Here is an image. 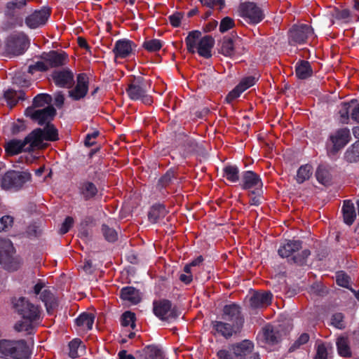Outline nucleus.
<instances>
[{
	"mask_svg": "<svg viewBox=\"0 0 359 359\" xmlns=\"http://www.w3.org/2000/svg\"><path fill=\"white\" fill-rule=\"evenodd\" d=\"M81 340L74 339L69 343V355L72 358H76L79 356L78 350L81 345Z\"/></svg>",
	"mask_w": 359,
	"mask_h": 359,
	"instance_id": "8fccbe9b",
	"label": "nucleus"
},
{
	"mask_svg": "<svg viewBox=\"0 0 359 359\" xmlns=\"http://www.w3.org/2000/svg\"><path fill=\"white\" fill-rule=\"evenodd\" d=\"M175 177V172L173 171H168L165 175H164L159 180V182L161 184L162 187H166L170 182H172V180Z\"/></svg>",
	"mask_w": 359,
	"mask_h": 359,
	"instance_id": "bf43d9fd",
	"label": "nucleus"
},
{
	"mask_svg": "<svg viewBox=\"0 0 359 359\" xmlns=\"http://www.w3.org/2000/svg\"><path fill=\"white\" fill-rule=\"evenodd\" d=\"M13 222L12 217L5 215L0 219V232L6 230L8 227L11 226Z\"/></svg>",
	"mask_w": 359,
	"mask_h": 359,
	"instance_id": "4d7b16f0",
	"label": "nucleus"
},
{
	"mask_svg": "<svg viewBox=\"0 0 359 359\" xmlns=\"http://www.w3.org/2000/svg\"><path fill=\"white\" fill-rule=\"evenodd\" d=\"M257 79L253 76L243 78L241 82L227 95L226 100L228 102H232L238 97L241 94L250 87L255 85Z\"/></svg>",
	"mask_w": 359,
	"mask_h": 359,
	"instance_id": "412c9836",
	"label": "nucleus"
},
{
	"mask_svg": "<svg viewBox=\"0 0 359 359\" xmlns=\"http://www.w3.org/2000/svg\"><path fill=\"white\" fill-rule=\"evenodd\" d=\"M27 0H17L7 2L6 5V14L8 15H13L15 10L22 9L27 5Z\"/></svg>",
	"mask_w": 359,
	"mask_h": 359,
	"instance_id": "c03bdc74",
	"label": "nucleus"
},
{
	"mask_svg": "<svg viewBox=\"0 0 359 359\" xmlns=\"http://www.w3.org/2000/svg\"><path fill=\"white\" fill-rule=\"evenodd\" d=\"M214 44L215 40L212 36H205L199 40L196 52L200 56L209 58L212 56L211 50Z\"/></svg>",
	"mask_w": 359,
	"mask_h": 359,
	"instance_id": "b1692460",
	"label": "nucleus"
},
{
	"mask_svg": "<svg viewBox=\"0 0 359 359\" xmlns=\"http://www.w3.org/2000/svg\"><path fill=\"white\" fill-rule=\"evenodd\" d=\"M73 224V219L71 217H67L64 222L62 224V226L60 229V232L62 234H65L69 230L70 227Z\"/></svg>",
	"mask_w": 359,
	"mask_h": 359,
	"instance_id": "680f3d73",
	"label": "nucleus"
},
{
	"mask_svg": "<svg viewBox=\"0 0 359 359\" xmlns=\"http://www.w3.org/2000/svg\"><path fill=\"white\" fill-rule=\"evenodd\" d=\"M49 17V10L43 8L28 15L25 19V24L29 28L35 29L45 25Z\"/></svg>",
	"mask_w": 359,
	"mask_h": 359,
	"instance_id": "6ab92c4d",
	"label": "nucleus"
},
{
	"mask_svg": "<svg viewBox=\"0 0 359 359\" xmlns=\"http://www.w3.org/2000/svg\"><path fill=\"white\" fill-rule=\"evenodd\" d=\"M221 321L225 322L226 323L229 324L231 327H233L235 329L238 330H241L243 325V324L239 323L238 321H236V320H233L231 319V320L230 319H222Z\"/></svg>",
	"mask_w": 359,
	"mask_h": 359,
	"instance_id": "338daca9",
	"label": "nucleus"
},
{
	"mask_svg": "<svg viewBox=\"0 0 359 359\" xmlns=\"http://www.w3.org/2000/svg\"><path fill=\"white\" fill-rule=\"evenodd\" d=\"M302 241L298 240H289L282 243L278 250V255L283 258L291 257L294 263L303 265L311 255L308 249H302Z\"/></svg>",
	"mask_w": 359,
	"mask_h": 359,
	"instance_id": "20e7f679",
	"label": "nucleus"
},
{
	"mask_svg": "<svg viewBox=\"0 0 359 359\" xmlns=\"http://www.w3.org/2000/svg\"><path fill=\"white\" fill-rule=\"evenodd\" d=\"M332 325L338 329H343L345 327L344 322V316L341 313H337L332 316Z\"/></svg>",
	"mask_w": 359,
	"mask_h": 359,
	"instance_id": "5fc2aeb1",
	"label": "nucleus"
},
{
	"mask_svg": "<svg viewBox=\"0 0 359 359\" xmlns=\"http://www.w3.org/2000/svg\"><path fill=\"white\" fill-rule=\"evenodd\" d=\"M201 4L207 7L212 8L215 6H219L222 8L224 4V0H200Z\"/></svg>",
	"mask_w": 359,
	"mask_h": 359,
	"instance_id": "e2e57ef3",
	"label": "nucleus"
},
{
	"mask_svg": "<svg viewBox=\"0 0 359 359\" xmlns=\"http://www.w3.org/2000/svg\"><path fill=\"white\" fill-rule=\"evenodd\" d=\"M121 325L123 327L130 326L132 329H134L136 326L135 313L130 311L123 313L121 317Z\"/></svg>",
	"mask_w": 359,
	"mask_h": 359,
	"instance_id": "49530a36",
	"label": "nucleus"
},
{
	"mask_svg": "<svg viewBox=\"0 0 359 359\" xmlns=\"http://www.w3.org/2000/svg\"><path fill=\"white\" fill-rule=\"evenodd\" d=\"M167 214L165 206L162 205H155L152 206L148 213L149 220L151 223H156L161 220Z\"/></svg>",
	"mask_w": 359,
	"mask_h": 359,
	"instance_id": "473e14b6",
	"label": "nucleus"
},
{
	"mask_svg": "<svg viewBox=\"0 0 359 359\" xmlns=\"http://www.w3.org/2000/svg\"><path fill=\"white\" fill-rule=\"evenodd\" d=\"M143 352L149 359H163V351L157 346L149 345L143 349Z\"/></svg>",
	"mask_w": 359,
	"mask_h": 359,
	"instance_id": "37998d69",
	"label": "nucleus"
},
{
	"mask_svg": "<svg viewBox=\"0 0 359 359\" xmlns=\"http://www.w3.org/2000/svg\"><path fill=\"white\" fill-rule=\"evenodd\" d=\"M0 355L6 359H29L30 352L25 340L0 341Z\"/></svg>",
	"mask_w": 359,
	"mask_h": 359,
	"instance_id": "7ed1b4c3",
	"label": "nucleus"
},
{
	"mask_svg": "<svg viewBox=\"0 0 359 359\" xmlns=\"http://www.w3.org/2000/svg\"><path fill=\"white\" fill-rule=\"evenodd\" d=\"M162 46L161 41L156 39L145 41L143 43V47L149 52L158 51Z\"/></svg>",
	"mask_w": 359,
	"mask_h": 359,
	"instance_id": "09e8293b",
	"label": "nucleus"
},
{
	"mask_svg": "<svg viewBox=\"0 0 359 359\" xmlns=\"http://www.w3.org/2000/svg\"><path fill=\"white\" fill-rule=\"evenodd\" d=\"M51 79L55 86L60 88H70L74 83V74L69 68L55 70Z\"/></svg>",
	"mask_w": 359,
	"mask_h": 359,
	"instance_id": "2eb2a0df",
	"label": "nucleus"
},
{
	"mask_svg": "<svg viewBox=\"0 0 359 359\" xmlns=\"http://www.w3.org/2000/svg\"><path fill=\"white\" fill-rule=\"evenodd\" d=\"M344 159L348 163L359 161V140L351 144L344 153Z\"/></svg>",
	"mask_w": 359,
	"mask_h": 359,
	"instance_id": "c9c22d12",
	"label": "nucleus"
},
{
	"mask_svg": "<svg viewBox=\"0 0 359 359\" xmlns=\"http://www.w3.org/2000/svg\"><path fill=\"white\" fill-rule=\"evenodd\" d=\"M52 101L51 96L48 94H39L33 100V105L31 107L34 109L44 108L48 105H50Z\"/></svg>",
	"mask_w": 359,
	"mask_h": 359,
	"instance_id": "79ce46f5",
	"label": "nucleus"
},
{
	"mask_svg": "<svg viewBox=\"0 0 359 359\" xmlns=\"http://www.w3.org/2000/svg\"><path fill=\"white\" fill-rule=\"evenodd\" d=\"M29 175L15 170L7 172L2 178L1 187L4 189H19L27 181Z\"/></svg>",
	"mask_w": 359,
	"mask_h": 359,
	"instance_id": "4468645a",
	"label": "nucleus"
},
{
	"mask_svg": "<svg viewBox=\"0 0 359 359\" xmlns=\"http://www.w3.org/2000/svg\"><path fill=\"white\" fill-rule=\"evenodd\" d=\"M201 32L195 30L190 32L185 38L187 48L189 53H195L196 52L199 40L201 39Z\"/></svg>",
	"mask_w": 359,
	"mask_h": 359,
	"instance_id": "2f4dec72",
	"label": "nucleus"
},
{
	"mask_svg": "<svg viewBox=\"0 0 359 359\" xmlns=\"http://www.w3.org/2000/svg\"><path fill=\"white\" fill-rule=\"evenodd\" d=\"M234 26V21L229 17H225L221 20L219 25V31L221 32H225L229 29H231Z\"/></svg>",
	"mask_w": 359,
	"mask_h": 359,
	"instance_id": "864d4df0",
	"label": "nucleus"
},
{
	"mask_svg": "<svg viewBox=\"0 0 359 359\" xmlns=\"http://www.w3.org/2000/svg\"><path fill=\"white\" fill-rule=\"evenodd\" d=\"M98 134L99 133L97 131H95L92 133L87 134L84 142L85 145L88 147L93 145L95 142L93 140L95 139L97 137Z\"/></svg>",
	"mask_w": 359,
	"mask_h": 359,
	"instance_id": "69168bd1",
	"label": "nucleus"
},
{
	"mask_svg": "<svg viewBox=\"0 0 359 359\" xmlns=\"http://www.w3.org/2000/svg\"><path fill=\"white\" fill-rule=\"evenodd\" d=\"M316 177L318 182L323 185H329L331 182L332 176L329 170L324 165H319L318 167Z\"/></svg>",
	"mask_w": 359,
	"mask_h": 359,
	"instance_id": "e433bc0d",
	"label": "nucleus"
},
{
	"mask_svg": "<svg viewBox=\"0 0 359 359\" xmlns=\"http://www.w3.org/2000/svg\"><path fill=\"white\" fill-rule=\"evenodd\" d=\"M58 139L57 130L53 125H48L43 129L36 128L25 137L27 149L31 151L36 149H41L46 146L44 142H54Z\"/></svg>",
	"mask_w": 359,
	"mask_h": 359,
	"instance_id": "f03ea898",
	"label": "nucleus"
},
{
	"mask_svg": "<svg viewBox=\"0 0 359 359\" xmlns=\"http://www.w3.org/2000/svg\"><path fill=\"white\" fill-rule=\"evenodd\" d=\"M286 334V330L282 325H267L263 327L262 331L263 340L266 344L269 345L278 344Z\"/></svg>",
	"mask_w": 359,
	"mask_h": 359,
	"instance_id": "f8f14e48",
	"label": "nucleus"
},
{
	"mask_svg": "<svg viewBox=\"0 0 359 359\" xmlns=\"http://www.w3.org/2000/svg\"><path fill=\"white\" fill-rule=\"evenodd\" d=\"M150 88V81L145 80L142 76H137L134 77L126 89V92L131 100H140L142 103L149 105L152 103V98L147 93Z\"/></svg>",
	"mask_w": 359,
	"mask_h": 359,
	"instance_id": "39448f33",
	"label": "nucleus"
},
{
	"mask_svg": "<svg viewBox=\"0 0 359 359\" xmlns=\"http://www.w3.org/2000/svg\"><path fill=\"white\" fill-rule=\"evenodd\" d=\"M80 192L83 197L86 200H88L94 197L97 194V189L93 183L85 182L82 183L80 187Z\"/></svg>",
	"mask_w": 359,
	"mask_h": 359,
	"instance_id": "58836bf2",
	"label": "nucleus"
},
{
	"mask_svg": "<svg viewBox=\"0 0 359 359\" xmlns=\"http://www.w3.org/2000/svg\"><path fill=\"white\" fill-rule=\"evenodd\" d=\"M25 114L27 116L30 117L33 121H36L39 125L44 124L50 125V122L53 119L56 114L55 109L48 105L41 109H34L28 107L25 109Z\"/></svg>",
	"mask_w": 359,
	"mask_h": 359,
	"instance_id": "9d476101",
	"label": "nucleus"
},
{
	"mask_svg": "<svg viewBox=\"0 0 359 359\" xmlns=\"http://www.w3.org/2000/svg\"><path fill=\"white\" fill-rule=\"evenodd\" d=\"M351 140V135L348 128H343L337 130L330 136V140L332 144V152L337 153L344 148Z\"/></svg>",
	"mask_w": 359,
	"mask_h": 359,
	"instance_id": "dca6fc26",
	"label": "nucleus"
},
{
	"mask_svg": "<svg viewBox=\"0 0 359 359\" xmlns=\"http://www.w3.org/2000/svg\"><path fill=\"white\" fill-rule=\"evenodd\" d=\"M241 186L243 189H255L251 194H259L262 182L260 177L253 171L248 170L242 173Z\"/></svg>",
	"mask_w": 359,
	"mask_h": 359,
	"instance_id": "a211bd4d",
	"label": "nucleus"
},
{
	"mask_svg": "<svg viewBox=\"0 0 359 359\" xmlns=\"http://www.w3.org/2000/svg\"><path fill=\"white\" fill-rule=\"evenodd\" d=\"M212 325L213 330L226 339H229L234 334L240 332V330L235 329L229 324L221 320L213 321Z\"/></svg>",
	"mask_w": 359,
	"mask_h": 359,
	"instance_id": "bb28decb",
	"label": "nucleus"
},
{
	"mask_svg": "<svg viewBox=\"0 0 359 359\" xmlns=\"http://www.w3.org/2000/svg\"><path fill=\"white\" fill-rule=\"evenodd\" d=\"M342 214L344 222L347 225H351L356 217V212L354 204L350 200H345L342 206Z\"/></svg>",
	"mask_w": 359,
	"mask_h": 359,
	"instance_id": "cd10ccee",
	"label": "nucleus"
},
{
	"mask_svg": "<svg viewBox=\"0 0 359 359\" xmlns=\"http://www.w3.org/2000/svg\"><path fill=\"white\" fill-rule=\"evenodd\" d=\"M49 69L48 63L44 61H38L34 65H29V73L34 74L36 71L46 72Z\"/></svg>",
	"mask_w": 359,
	"mask_h": 359,
	"instance_id": "3c124183",
	"label": "nucleus"
},
{
	"mask_svg": "<svg viewBox=\"0 0 359 359\" xmlns=\"http://www.w3.org/2000/svg\"><path fill=\"white\" fill-rule=\"evenodd\" d=\"M295 73L299 79H306L312 75L313 70L308 61L302 60L296 64Z\"/></svg>",
	"mask_w": 359,
	"mask_h": 359,
	"instance_id": "7c9ffc66",
	"label": "nucleus"
},
{
	"mask_svg": "<svg viewBox=\"0 0 359 359\" xmlns=\"http://www.w3.org/2000/svg\"><path fill=\"white\" fill-rule=\"evenodd\" d=\"M272 294L267 291L255 292L250 299V306L255 309L268 306L271 302Z\"/></svg>",
	"mask_w": 359,
	"mask_h": 359,
	"instance_id": "393cba45",
	"label": "nucleus"
},
{
	"mask_svg": "<svg viewBox=\"0 0 359 359\" xmlns=\"http://www.w3.org/2000/svg\"><path fill=\"white\" fill-rule=\"evenodd\" d=\"M153 305L154 314L162 320H175L181 313L179 310L175 306H172L171 302L167 299L155 301Z\"/></svg>",
	"mask_w": 359,
	"mask_h": 359,
	"instance_id": "1a4fd4ad",
	"label": "nucleus"
},
{
	"mask_svg": "<svg viewBox=\"0 0 359 359\" xmlns=\"http://www.w3.org/2000/svg\"><path fill=\"white\" fill-rule=\"evenodd\" d=\"M254 350V344L250 340L229 345L226 348L219 350L218 359H243Z\"/></svg>",
	"mask_w": 359,
	"mask_h": 359,
	"instance_id": "0eeeda50",
	"label": "nucleus"
},
{
	"mask_svg": "<svg viewBox=\"0 0 359 359\" xmlns=\"http://www.w3.org/2000/svg\"><path fill=\"white\" fill-rule=\"evenodd\" d=\"M355 102L352 100L351 102H344L341 104V108L339 109V114L341 118V121L345 122L348 118L349 109L352 104H355Z\"/></svg>",
	"mask_w": 359,
	"mask_h": 359,
	"instance_id": "603ef678",
	"label": "nucleus"
},
{
	"mask_svg": "<svg viewBox=\"0 0 359 359\" xmlns=\"http://www.w3.org/2000/svg\"><path fill=\"white\" fill-rule=\"evenodd\" d=\"M313 34L311 26L306 24L294 25L289 31L288 42L290 45L303 44Z\"/></svg>",
	"mask_w": 359,
	"mask_h": 359,
	"instance_id": "9b49d317",
	"label": "nucleus"
},
{
	"mask_svg": "<svg viewBox=\"0 0 359 359\" xmlns=\"http://www.w3.org/2000/svg\"><path fill=\"white\" fill-rule=\"evenodd\" d=\"M49 68L59 67L65 65L68 62V55L65 52L50 51L43 56Z\"/></svg>",
	"mask_w": 359,
	"mask_h": 359,
	"instance_id": "4be33fe9",
	"label": "nucleus"
},
{
	"mask_svg": "<svg viewBox=\"0 0 359 359\" xmlns=\"http://www.w3.org/2000/svg\"><path fill=\"white\" fill-rule=\"evenodd\" d=\"M11 304L14 313L22 318L15 324V330L17 332L26 331L31 333L34 327V324L40 319L39 306L23 297L13 298Z\"/></svg>",
	"mask_w": 359,
	"mask_h": 359,
	"instance_id": "f257e3e1",
	"label": "nucleus"
},
{
	"mask_svg": "<svg viewBox=\"0 0 359 359\" xmlns=\"http://www.w3.org/2000/svg\"><path fill=\"white\" fill-rule=\"evenodd\" d=\"M351 118L356 122L359 123V104H357L352 109Z\"/></svg>",
	"mask_w": 359,
	"mask_h": 359,
	"instance_id": "774afa93",
	"label": "nucleus"
},
{
	"mask_svg": "<svg viewBox=\"0 0 359 359\" xmlns=\"http://www.w3.org/2000/svg\"><path fill=\"white\" fill-rule=\"evenodd\" d=\"M315 359H327V349L325 344L318 345Z\"/></svg>",
	"mask_w": 359,
	"mask_h": 359,
	"instance_id": "13d9d810",
	"label": "nucleus"
},
{
	"mask_svg": "<svg viewBox=\"0 0 359 359\" xmlns=\"http://www.w3.org/2000/svg\"><path fill=\"white\" fill-rule=\"evenodd\" d=\"M95 316L90 313H82L76 319L78 331L87 332L93 328Z\"/></svg>",
	"mask_w": 359,
	"mask_h": 359,
	"instance_id": "a878e982",
	"label": "nucleus"
},
{
	"mask_svg": "<svg viewBox=\"0 0 359 359\" xmlns=\"http://www.w3.org/2000/svg\"><path fill=\"white\" fill-rule=\"evenodd\" d=\"M182 15L181 13H175L168 17L170 23L174 27H177L180 25Z\"/></svg>",
	"mask_w": 359,
	"mask_h": 359,
	"instance_id": "052dcab7",
	"label": "nucleus"
},
{
	"mask_svg": "<svg viewBox=\"0 0 359 359\" xmlns=\"http://www.w3.org/2000/svg\"><path fill=\"white\" fill-rule=\"evenodd\" d=\"M4 96L11 107L15 106L18 101L25 99V93L22 90H13L8 89L5 91Z\"/></svg>",
	"mask_w": 359,
	"mask_h": 359,
	"instance_id": "72a5a7b5",
	"label": "nucleus"
},
{
	"mask_svg": "<svg viewBox=\"0 0 359 359\" xmlns=\"http://www.w3.org/2000/svg\"><path fill=\"white\" fill-rule=\"evenodd\" d=\"M28 39L24 34L11 35L6 41L4 53L9 57L20 55L28 48Z\"/></svg>",
	"mask_w": 359,
	"mask_h": 359,
	"instance_id": "6e6552de",
	"label": "nucleus"
},
{
	"mask_svg": "<svg viewBox=\"0 0 359 359\" xmlns=\"http://www.w3.org/2000/svg\"><path fill=\"white\" fill-rule=\"evenodd\" d=\"M88 77L86 74H78L76 86L68 91L69 97L74 101L84 98L88 91Z\"/></svg>",
	"mask_w": 359,
	"mask_h": 359,
	"instance_id": "f3484780",
	"label": "nucleus"
},
{
	"mask_svg": "<svg viewBox=\"0 0 359 359\" xmlns=\"http://www.w3.org/2000/svg\"><path fill=\"white\" fill-rule=\"evenodd\" d=\"M313 173V168L309 164L302 165L297 170L296 180L299 184H302L309 180Z\"/></svg>",
	"mask_w": 359,
	"mask_h": 359,
	"instance_id": "ea45409f",
	"label": "nucleus"
},
{
	"mask_svg": "<svg viewBox=\"0 0 359 359\" xmlns=\"http://www.w3.org/2000/svg\"><path fill=\"white\" fill-rule=\"evenodd\" d=\"M27 149L25 138L23 140H13L8 142L5 147L6 152L11 155H15L22 151H29Z\"/></svg>",
	"mask_w": 359,
	"mask_h": 359,
	"instance_id": "c85d7f7f",
	"label": "nucleus"
},
{
	"mask_svg": "<svg viewBox=\"0 0 359 359\" xmlns=\"http://www.w3.org/2000/svg\"><path fill=\"white\" fill-rule=\"evenodd\" d=\"M221 53L226 56H232L234 54L233 43L231 38H224L222 42Z\"/></svg>",
	"mask_w": 359,
	"mask_h": 359,
	"instance_id": "a18cd8bd",
	"label": "nucleus"
},
{
	"mask_svg": "<svg viewBox=\"0 0 359 359\" xmlns=\"http://www.w3.org/2000/svg\"><path fill=\"white\" fill-rule=\"evenodd\" d=\"M102 231L104 238L109 242H114L118 238L117 232L106 224L102 226Z\"/></svg>",
	"mask_w": 359,
	"mask_h": 359,
	"instance_id": "de8ad7c7",
	"label": "nucleus"
},
{
	"mask_svg": "<svg viewBox=\"0 0 359 359\" xmlns=\"http://www.w3.org/2000/svg\"><path fill=\"white\" fill-rule=\"evenodd\" d=\"M223 177L232 183L239 180V170L236 165H228L223 169Z\"/></svg>",
	"mask_w": 359,
	"mask_h": 359,
	"instance_id": "4c0bfd02",
	"label": "nucleus"
},
{
	"mask_svg": "<svg viewBox=\"0 0 359 359\" xmlns=\"http://www.w3.org/2000/svg\"><path fill=\"white\" fill-rule=\"evenodd\" d=\"M55 104L57 107H62L64 104L65 97L61 91H57L54 94Z\"/></svg>",
	"mask_w": 359,
	"mask_h": 359,
	"instance_id": "0e129e2a",
	"label": "nucleus"
},
{
	"mask_svg": "<svg viewBox=\"0 0 359 359\" xmlns=\"http://www.w3.org/2000/svg\"><path fill=\"white\" fill-rule=\"evenodd\" d=\"M39 298L44 303L48 312H50V310L53 309L57 306V299L54 294L50 290H43Z\"/></svg>",
	"mask_w": 359,
	"mask_h": 359,
	"instance_id": "f704fd0d",
	"label": "nucleus"
},
{
	"mask_svg": "<svg viewBox=\"0 0 359 359\" xmlns=\"http://www.w3.org/2000/svg\"><path fill=\"white\" fill-rule=\"evenodd\" d=\"M15 249L12 242L6 238H0V264L9 271L18 269L20 259L15 255Z\"/></svg>",
	"mask_w": 359,
	"mask_h": 359,
	"instance_id": "423d86ee",
	"label": "nucleus"
},
{
	"mask_svg": "<svg viewBox=\"0 0 359 359\" xmlns=\"http://www.w3.org/2000/svg\"><path fill=\"white\" fill-rule=\"evenodd\" d=\"M121 297L123 300L128 301L133 304H137L141 299L139 290L133 287H125L122 288Z\"/></svg>",
	"mask_w": 359,
	"mask_h": 359,
	"instance_id": "c756f323",
	"label": "nucleus"
},
{
	"mask_svg": "<svg viewBox=\"0 0 359 359\" xmlns=\"http://www.w3.org/2000/svg\"><path fill=\"white\" fill-rule=\"evenodd\" d=\"M222 319H231L243 325L244 318L241 313V308L236 304H230L223 307Z\"/></svg>",
	"mask_w": 359,
	"mask_h": 359,
	"instance_id": "5701e85b",
	"label": "nucleus"
},
{
	"mask_svg": "<svg viewBox=\"0 0 359 359\" xmlns=\"http://www.w3.org/2000/svg\"><path fill=\"white\" fill-rule=\"evenodd\" d=\"M135 48V45L133 41L123 39L116 41L112 51L115 59H123L129 57L133 53Z\"/></svg>",
	"mask_w": 359,
	"mask_h": 359,
	"instance_id": "aec40b11",
	"label": "nucleus"
},
{
	"mask_svg": "<svg viewBox=\"0 0 359 359\" xmlns=\"http://www.w3.org/2000/svg\"><path fill=\"white\" fill-rule=\"evenodd\" d=\"M349 277L343 272H339L337 274L336 282L337 283L344 287H347L349 284Z\"/></svg>",
	"mask_w": 359,
	"mask_h": 359,
	"instance_id": "6e6d98bb",
	"label": "nucleus"
},
{
	"mask_svg": "<svg viewBox=\"0 0 359 359\" xmlns=\"http://www.w3.org/2000/svg\"><path fill=\"white\" fill-rule=\"evenodd\" d=\"M241 15L249 22L257 24L264 18L262 10L253 2H244L239 6Z\"/></svg>",
	"mask_w": 359,
	"mask_h": 359,
	"instance_id": "ddd939ff",
	"label": "nucleus"
},
{
	"mask_svg": "<svg viewBox=\"0 0 359 359\" xmlns=\"http://www.w3.org/2000/svg\"><path fill=\"white\" fill-rule=\"evenodd\" d=\"M337 346L339 354L342 357H350L351 355L347 338L341 337L337 339Z\"/></svg>",
	"mask_w": 359,
	"mask_h": 359,
	"instance_id": "a19ab883",
	"label": "nucleus"
}]
</instances>
